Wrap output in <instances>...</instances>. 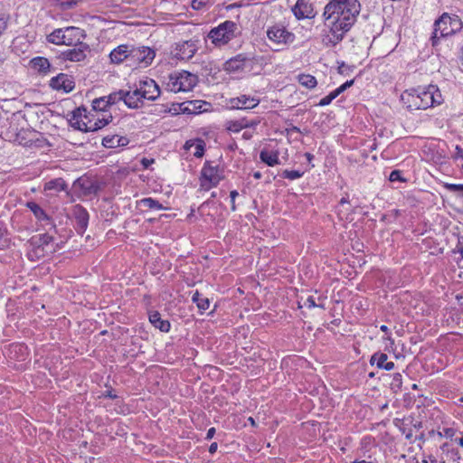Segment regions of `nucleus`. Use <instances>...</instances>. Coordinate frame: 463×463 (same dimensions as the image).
<instances>
[{
	"label": "nucleus",
	"mask_w": 463,
	"mask_h": 463,
	"mask_svg": "<svg viewBox=\"0 0 463 463\" xmlns=\"http://www.w3.org/2000/svg\"><path fill=\"white\" fill-rule=\"evenodd\" d=\"M361 5L358 0H331L324 9L323 16L330 35L323 41L327 44L336 45L351 29L360 14Z\"/></svg>",
	"instance_id": "1"
},
{
	"label": "nucleus",
	"mask_w": 463,
	"mask_h": 463,
	"mask_svg": "<svg viewBox=\"0 0 463 463\" xmlns=\"http://www.w3.org/2000/svg\"><path fill=\"white\" fill-rule=\"evenodd\" d=\"M53 237L48 233L36 234L27 242V257L32 261L39 260L53 252Z\"/></svg>",
	"instance_id": "2"
},
{
	"label": "nucleus",
	"mask_w": 463,
	"mask_h": 463,
	"mask_svg": "<svg viewBox=\"0 0 463 463\" xmlns=\"http://www.w3.org/2000/svg\"><path fill=\"white\" fill-rule=\"evenodd\" d=\"M462 27V22L457 15L450 16L444 13L434 24V32L432 35L433 45L436 39L454 34Z\"/></svg>",
	"instance_id": "3"
},
{
	"label": "nucleus",
	"mask_w": 463,
	"mask_h": 463,
	"mask_svg": "<svg viewBox=\"0 0 463 463\" xmlns=\"http://www.w3.org/2000/svg\"><path fill=\"white\" fill-rule=\"evenodd\" d=\"M237 30L238 24L236 23L225 21L213 28L208 33V38L215 46L221 47L236 37Z\"/></svg>",
	"instance_id": "4"
},
{
	"label": "nucleus",
	"mask_w": 463,
	"mask_h": 463,
	"mask_svg": "<svg viewBox=\"0 0 463 463\" xmlns=\"http://www.w3.org/2000/svg\"><path fill=\"white\" fill-rule=\"evenodd\" d=\"M197 81L198 78L196 75L183 71L170 74L166 86L168 90L175 93L189 91L197 84Z\"/></svg>",
	"instance_id": "5"
},
{
	"label": "nucleus",
	"mask_w": 463,
	"mask_h": 463,
	"mask_svg": "<svg viewBox=\"0 0 463 463\" xmlns=\"http://www.w3.org/2000/svg\"><path fill=\"white\" fill-rule=\"evenodd\" d=\"M223 171L218 165H213V162L207 161L201 171V186L204 190L216 186L223 178Z\"/></svg>",
	"instance_id": "6"
},
{
	"label": "nucleus",
	"mask_w": 463,
	"mask_h": 463,
	"mask_svg": "<svg viewBox=\"0 0 463 463\" xmlns=\"http://www.w3.org/2000/svg\"><path fill=\"white\" fill-rule=\"evenodd\" d=\"M268 38L277 44H290L295 41V35L281 24H275L267 30Z\"/></svg>",
	"instance_id": "7"
},
{
	"label": "nucleus",
	"mask_w": 463,
	"mask_h": 463,
	"mask_svg": "<svg viewBox=\"0 0 463 463\" xmlns=\"http://www.w3.org/2000/svg\"><path fill=\"white\" fill-rule=\"evenodd\" d=\"M71 47L72 48L61 52V58L63 61L73 62L83 61L87 58L88 53L90 52V45L84 42L72 45Z\"/></svg>",
	"instance_id": "8"
},
{
	"label": "nucleus",
	"mask_w": 463,
	"mask_h": 463,
	"mask_svg": "<svg viewBox=\"0 0 463 463\" xmlns=\"http://www.w3.org/2000/svg\"><path fill=\"white\" fill-rule=\"evenodd\" d=\"M420 100L423 105L422 109H426L434 105H439L442 102V96L439 90L434 86L430 85L427 89H419Z\"/></svg>",
	"instance_id": "9"
},
{
	"label": "nucleus",
	"mask_w": 463,
	"mask_h": 463,
	"mask_svg": "<svg viewBox=\"0 0 463 463\" xmlns=\"http://www.w3.org/2000/svg\"><path fill=\"white\" fill-rule=\"evenodd\" d=\"M129 52L131 61L137 64H144L145 67L151 64L156 56L155 51L146 46L135 47L130 45Z\"/></svg>",
	"instance_id": "10"
},
{
	"label": "nucleus",
	"mask_w": 463,
	"mask_h": 463,
	"mask_svg": "<svg viewBox=\"0 0 463 463\" xmlns=\"http://www.w3.org/2000/svg\"><path fill=\"white\" fill-rule=\"evenodd\" d=\"M198 43L199 40L191 39L177 43L175 49V57L179 60L191 59L198 50Z\"/></svg>",
	"instance_id": "11"
},
{
	"label": "nucleus",
	"mask_w": 463,
	"mask_h": 463,
	"mask_svg": "<svg viewBox=\"0 0 463 463\" xmlns=\"http://www.w3.org/2000/svg\"><path fill=\"white\" fill-rule=\"evenodd\" d=\"M206 103L202 100H188L182 103L173 104V108L170 111H174V114H198L202 112L203 106Z\"/></svg>",
	"instance_id": "12"
},
{
	"label": "nucleus",
	"mask_w": 463,
	"mask_h": 463,
	"mask_svg": "<svg viewBox=\"0 0 463 463\" xmlns=\"http://www.w3.org/2000/svg\"><path fill=\"white\" fill-rule=\"evenodd\" d=\"M62 36H64V45L72 46L83 42L86 38V33L84 30L79 27L68 26L63 28Z\"/></svg>",
	"instance_id": "13"
},
{
	"label": "nucleus",
	"mask_w": 463,
	"mask_h": 463,
	"mask_svg": "<svg viewBox=\"0 0 463 463\" xmlns=\"http://www.w3.org/2000/svg\"><path fill=\"white\" fill-rule=\"evenodd\" d=\"M50 87L56 90L70 92L74 89L75 82L71 76L65 73H60L51 79Z\"/></svg>",
	"instance_id": "14"
},
{
	"label": "nucleus",
	"mask_w": 463,
	"mask_h": 463,
	"mask_svg": "<svg viewBox=\"0 0 463 463\" xmlns=\"http://www.w3.org/2000/svg\"><path fill=\"white\" fill-rule=\"evenodd\" d=\"M138 89L143 99L155 100L160 95L159 86L153 80L140 81Z\"/></svg>",
	"instance_id": "15"
},
{
	"label": "nucleus",
	"mask_w": 463,
	"mask_h": 463,
	"mask_svg": "<svg viewBox=\"0 0 463 463\" xmlns=\"http://www.w3.org/2000/svg\"><path fill=\"white\" fill-rule=\"evenodd\" d=\"M259 103L260 99L247 95L232 98L229 101L231 108L236 109H250L257 107Z\"/></svg>",
	"instance_id": "16"
},
{
	"label": "nucleus",
	"mask_w": 463,
	"mask_h": 463,
	"mask_svg": "<svg viewBox=\"0 0 463 463\" xmlns=\"http://www.w3.org/2000/svg\"><path fill=\"white\" fill-rule=\"evenodd\" d=\"M418 91L419 89L406 90L401 96V99L403 104L411 110L422 109L423 105H421Z\"/></svg>",
	"instance_id": "17"
},
{
	"label": "nucleus",
	"mask_w": 463,
	"mask_h": 463,
	"mask_svg": "<svg viewBox=\"0 0 463 463\" xmlns=\"http://www.w3.org/2000/svg\"><path fill=\"white\" fill-rule=\"evenodd\" d=\"M313 6L308 0H297L296 5L292 7V12L297 19L312 18Z\"/></svg>",
	"instance_id": "18"
},
{
	"label": "nucleus",
	"mask_w": 463,
	"mask_h": 463,
	"mask_svg": "<svg viewBox=\"0 0 463 463\" xmlns=\"http://www.w3.org/2000/svg\"><path fill=\"white\" fill-rule=\"evenodd\" d=\"M73 215L76 221V229L79 233H83L89 223V213L87 210L80 204H77L73 208Z\"/></svg>",
	"instance_id": "19"
},
{
	"label": "nucleus",
	"mask_w": 463,
	"mask_h": 463,
	"mask_svg": "<svg viewBox=\"0 0 463 463\" xmlns=\"http://www.w3.org/2000/svg\"><path fill=\"white\" fill-rule=\"evenodd\" d=\"M129 48L130 45L121 44L114 50H112L109 54L111 62L118 64L125 60H130Z\"/></svg>",
	"instance_id": "20"
},
{
	"label": "nucleus",
	"mask_w": 463,
	"mask_h": 463,
	"mask_svg": "<svg viewBox=\"0 0 463 463\" xmlns=\"http://www.w3.org/2000/svg\"><path fill=\"white\" fill-rule=\"evenodd\" d=\"M246 61L247 58L244 55L238 54L224 63V70L228 72H236L241 71L244 68Z\"/></svg>",
	"instance_id": "21"
},
{
	"label": "nucleus",
	"mask_w": 463,
	"mask_h": 463,
	"mask_svg": "<svg viewBox=\"0 0 463 463\" xmlns=\"http://www.w3.org/2000/svg\"><path fill=\"white\" fill-rule=\"evenodd\" d=\"M142 99L138 88L134 91L123 90V101L130 109H137Z\"/></svg>",
	"instance_id": "22"
},
{
	"label": "nucleus",
	"mask_w": 463,
	"mask_h": 463,
	"mask_svg": "<svg viewBox=\"0 0 463 463\" xmlns=\"http://www.w3.org/2000/svg\"><path fill=\"white\" fill-rule=\"evenodd\" d=\"M388 356L384 353H375L372 355L370 359V364H373L376 363L378 368L385 369L386 371H391L394 368L393 362H387Z\"/></svg>",
	"instance_id": "23"
},
{
	"label": "nucleus",
	"mask_w": 463,
	"mask_h": 463,
	"mask_svg": "<svg viewBox=\"0 0 463 463\" xmlns=\"http://www.w3.org/2000/svg\"><path fill=\"white\" fill-rule=\"evenodd\" d=\"M150 323L162 332H168L170 330V323L168 320H163L159 312L155 311L149 315Z\"/></svg>",
	"instance_id": "24"
},
{
	"label": "nucleus",
	"mask_w": 463,
	"mask_h": 463,
	"mask_svg": "<svg viewBox=\"0 0 463 463\" xmlns=\"http://www.w3.org/2000/svg\"><path fill=\"white\" fill-rule=\"evenodd\" d=\"M32 67L41 74H47L50 71L51 64L44 57H35L31 61Z\"/></svg>",
	"instance_id": "25"
},
{
	"label": "nucleus",
	"mask_w": 463,
	"mask_h": 463,
	"mask_svg": "<svg viewBox=\"0 0 463 463\" xmlns=\"http://www.w3.org/2000/svg\"><path fill=\"white\" fill-rule=\"evenodd\" d=\"M260 160L269 166H274L279 164V152L261 150L260 154Z\"/></svg>",
	"instance_id": "26"
},
{
	"label": "nucleus",
	"mask_w": 463,
	"mask_h": 463,
	"mask_svg": "<svg viewBox=\"0 0 463 463\" xmlns=\"http://www.w3.org/2000/svg\"><path fill=\"white\" fill-rule=\"evenodd\" d=\"M26 206L33 212L34 216L42 222H46L47 223H50V217L47 215V213L44 212V210L36 203L34 202H28L26 203Z\"/></svg>",
	"instance_id": "27"
},
{
	"label": "nucleus",
	"mask_w": 463,
	"mask_h": 463,
	"mask_svg": "<svg viewBox=\"0 0 463 463\" xmlns=\"http://www.w3.org/2000/svg\"><path fill=\"white\" fill-rule=\"evenodd\" d=\"M33 134H34V132L28 129H22L16 134L14 141L23 146H31L33 144V139L28 138V137Z\"/></svg>",
	"instance_id": "28"
},
{
	"label": "nucleus",
	"mask_w": 463,
	"mask_h": 463,
	"mask_svg": "<svg viewBox=\"0 0 463 463\" xmlns=\"http://www.w3.org/2000/svg\"><path fill=\"white\" fill-rule=\"evenodd\" d=\"M251 126L245 118L238 120H230L226 123V128L232 132H240L241 129Z\"/></svg>",
	"instance_id": "29"
},
{
	"label": "nucleus",
	"mask_w": 463,
	"mask_h": 463,
	"mask_svg": "<svg viewBox=\"0 0 463 463\" xmlns=\"http://www.w3.org/2000/svg\"><path fill=\"white\" fill-rule=\"evenodd\" d=\"M112 120V116L109 115L101 118H98L94 122L89 120V132L97 131L107 126Z\"/></svg>",
	"instance_id": "30"
},
{
	"label": "nucleus",
	"mask_w": 463,
	"mask_h": 463,
	"mask_svg": "<svg viewBox=\"0 0 463 463\" xmlns=\"http://www.w3.org/2000/svg\"><path fill=\"white\" fill-rule=\"evenodd\" d=\"M67 186L66 182L62 178H56L47 182L44 185V189L60 192L67 190Z\"/></svg>",
	"instance_id": "31"
},
{
	"label": "nucleus",
	"mask_w": 463,
	"mask_h": 463,
	"mask_svg": "<svg viewBox=\"0 0 463 463\" xmlns=\"http://www.w3.org/2000/svg\"><path fill=\"white\" fill-rule=\"evenodd\" d=\"M193 302L196 303L197 307L203 313L207 310L210 307V301L207 298H203L199 291H195L192 297Z\"/></svg>",
	"instance_id": "32"
},
{
	"label": "nucleus",
	"mask_w": 463,
	"mask_h": 463,
	"mask_svg": "<svg viewBox=\"0 0 463 463\" xmlns=\"http://www.w3.org/2000/svg\"><path fill=\"white\" fill-rule=\"evenodd\" d=\"M63 28L55 29L50 34L47 35V41L56 45H64V40L62 36Z\"/></svg>",
	"instance_id": "33"
},
{
	"label": "nucleus",
	"mask_w": 463,
	"mask_h": 463,
	"mask_svg": "<svg viewBox=\"0 0 463 463\" xmlns=\"http://www.w3.org/2000/svg\"><path fill=\"white\" fill-rule=\"evenodd\" d=\"M298 82L307 89H314L317 84V79L310 74L298 75Z\"/></svg>",
	"instance_id": "34"
},
{
	"label": "nucleus",
	"mask_w": 463,
	"mask_h": 463,
	"mask_svg": "<svg viewBox=\"0 0 463 463\" xmlns=\"http://www.w3.org/2000/svg\"><path fill=\"white\" fill-rule=\"evenodd\" d=\"M140 204L148 209H157V210L165 209L164 206L158 201H156L151 197H146V198L142 199L140 201Z\"/></svg>",
	"instance_id": "35"
},
{
	"label": "nucleus",
	"mask_w": 463,
	"mask_h": 463,
	"mask_svg": "<svg viewBox=\"0 0 463 463\" xmlns=\"http://www.w3.org/2000/svg\"><path fill=\"white\" fill-rule=\"evenodd\" d=\"M391 389L393 392L397 393L402 391V376L401 373H396L392 375V380L390 383Z\"/></svg>",
	"instance_id": "36"
},
{
	"label": "nucleus",
	"mask_w": 463,
	"mask_h": 463,
	"mask_svg": "<svg viewBox=\"0 0 463 463\" xmlns=\"http://www.w3.org/2000/svg\"><path fill=\"white\" fill-rule=\"evenodd\" d=\"M90 179L88 177H80L73 183V186L75 189H80L82 191L83 194L87 195V191L89 189Z\"/></svg>",
	"instance_id": "37"
},
{
	"label": "nucleus",
	"mask_w": 463,
	"mask_h": 463,
	"mask_svg": "<svg viewBox=\"0 0 463 463\" xmlns=\"http://www.w3.org/2000/svg\"><path fill=\"white\" fill-rule=\"evenodd\" d=\"M108 108L113 104H116L119 100H123V90L113 92L109 96H105Z\"/></svg>",
	"instance_id": "38"
},
{
	"label": "nucleus",
	"mask_w": 463,
	"mask_h": 463,
	"mask_svg": "<svg viewBox=\"0 0 463 463\" xmlns=\"http://www.w3.org/2000/svg\"><path fill=\"white\" fill-rule=\"evenodd\" d=\"M71 123L74 128L79 129L80 131L89 132V121L85 122L83 119L74 118L72 117V118L71 119Z\"/></svg>",
	"instance_id": "39"
},
{
	"label": "nucleus",
	"mask_w": 463,
	"mask_h": 463,
	"mask_svg": "<svg viewBox=\"0 0 463 463\" xmlns=\"http://www.w3.org/2000/svg\"><path fill=\"white\" fill-rule=\"evenodd\" d=\"M92 108L96 111H105L108 109L105 97L95 99L92 101Z\"/></svg>",
	"instance_id": "40"
},
{
	"label": "nucleus",
	"mask_w": 463,
	"mask_h": 463,
	"mask_svg": "<svg viewBox=\"0 0 463 463\" xmlns=\"http://www.w3.org/2000/svg\"><path fill=\"white\" fill-rule=\"evenodd\" d=\"M118 136H107L102 139L105 147L114 148L118 146Z\"/></svg>",
	"instance_id": "41"
},
{
	"label": "nucleus",
	"mask_w": 463,
	"mask_h": 463,
	"mask_svg": "<svg viewBox=\"0 0 463 463\" xmlns=\"http://www.w3.org/2000/svg\"><path fill=\"white\" fill-rule=\"evenodd\" d=\"M303 175L304 172L298 170H284L281 176L288 180H295L300 178Z\"/></svg>",
	"instance_id": "42"
},
{
	"label": "nucleus",
	"mask_w": 463,
	"mask_h": 463,
	"mask_svg": "<svg viewBox=\"0 0 463 463\" xmlns=\"http://www.w3.org/2000/svg\"><path fill=\"white\" fill-rule=\"evenodd\" d=\"M10 17L8 14H0V37L4 34L8 27Z\"/></svg>",
	"instance_id": "43"
},
{
	"label": "nucleus",
	"mask_w": 463,
	"mask_h": 463,
	"mask_svg": "<svg viewBox=\"0 0 463 463\" xmlns=\"http://www.w3.org/2000/svg\"><path fill=\"white\" fill-rule=\"evenodd\" d=\"M210 4V0H192L191 6L194 10H202Z\"/></svg>",
	"instance_id": "44"
},
{
	"label": "nucleus",
	"mask_w": 463,
	"mask_h": 463,
	"mask_svg": "<svg viewBox=\"0 0 463 463\" xmlns=\"http://www.w3.org/2000/svg\"><path fill=\"white\" fill-rule=\"evenodd\" d=\"M456 434V430L453 428H445L443 429V431H439L438 435L439 437H446L448 439H452Z\"/></svg>",
	"instance_id": "45"
},
{
	"label": "nucleus",
	"mask_w": 463,
	"mask_h": 463,
	"mask_svg": "<svg viewBox=\"0 0 463 463\" xmlns=\"http://www.w3.org/2000/svg\"><path fill=\"white\" fill-rule=\"evenodd\" d=\"M26 349V347L24 345L21 344H14L10 346V352L14 354L21 353L22 356L24 355V351Z\"/></svg>",
	"instance_id": "46"
},
{
	"label": "nucleus",
	"mask_w": 463,
	"mask_h": 463,
	"mask_svg": "<svg viewBox=\"0 0 463 463\" xmlns=\"http://www.w3.org/2000/svg\"><path fill=\"white\" fill-rule=\"evenodd\" d=\"M99 189V186L97 183L90 180L89 189L87 191V195L89 194H96Z\"/></svg>",
	"instance_id": "47"
},
{
	"label": "nucleus",
	"mask_w": 463,
	"mask_h": 463,
	"mask_svg": "<svg viewBox=\"0 0 463 463\" xmlns=\"http://www.w3.org/2000/svg\"><path fill=\"white\" fill-rule=\"evenodd\" d=\"M85 112H86V109H84V108H78V109H76L73 111L72 117L74 118L82 119L81 118L84 116V118H87L88 117L85 115Z\"/></svg>",
	"instance_id": "48"
},
{
	"label": "nucleus",
	"mask_w": 463,
	"mask_h": 463,
	"mask_svg": "<svg viewBox=\"0 0 463 463\" xmlns=\"http://www.w3.org/2000/svg\"><path fill=\"white\" fill-rule=\"evenodd\" d=\"M445 187L450 192H463V184H445Z\"/></svg>",
	"instance_id": "49"
},
{
	"label": "nucleus",
	"mask_w": 463,
	"mask_h": 463,
	"mask_svg": "<svg viewBox=\"0 0 463 463\" xmlns=\"http://www.w3.org/2000/svg\"><path fill=\"white\" fill-rule=\"evenodd\" d=\"M389 180L392 181V182H394V181H404L402 177H401V171L399 170H393L391 172L390 174V176H389Z\"/></svg>",
	"instance_id": "50"
},
{
	"label": "nucleus",
	"mask_w": 463,
	"mask_h": 463,
	"mask_svg": "<svg viewBox=\"0 0 463 463\" xmlns=\"http://www.w3.org/2000/svg\"><path fill=\"white\" fill-rule=\"evenodd\" d=\"M354 82V80H347L345 81L344 84H342L341 86H339L336 90H338V92L341 94L343 93L345 90H347L348 88H350L351 86H353Z\"/></svg>",
	"instance_id": "51"
},
{
	"label": "nucleus",
	"mask_w": 463,
	"mask_h": 463,
	"mask_svg": "<svg viewBox=\"0 0 463 463\" xmlns=\"http://www.w3.org/2000/svg\"><path fill=\"white\" fill-rule=\"evenodd\" d=\"M203 151H204V149H203V142H200L195 146V151L194 153V156L196 157H201L203 155Z\"/></svg>",
	"instance_id": "52"
},
{
	"label": "nucleus",
	"mask_w": 463,
	"mask_h": 463,
	"mask_svg": "<svg viewBox=\"0 0 463 463\" xmlns=\"http://www.w3.org/2000/svg\"><path fill=\"white\" fill-rule=\"evenodd\" d=\"M238 194H239L236 190H233L230 193V197H231V202H232V211L236 210L235 198L238 196Z\"/></svg>",
	"instance_id": "53"
},
{
	"label": "nucleus",
	"mask_w": 463,
	"mask_h": 463,
	"mask_svg": "<svg viewBox=\"0 0 463 463\" xmlns=\"http://www.w3.org/2000/svg\"><path fill=\"white\" fill-rule=\"evenodd\" d=\"M332 101H333V99H331V97L329 95H327L320 99L318 106L324 107V106L329 105Z\"/></svg>",
	"instance_id": "54"
},
{
	"label": "nucleus",
	"mask_w": 463,
	"mask_h": 463,
	"mask_svg": "<svg viewBox=\"0 0 463 463\" xmlns=\"http://www.w3.org/2000/svg\"><path fill=\"white\" fill-rule=\"evenodd\" d=\"M75 5H76V1H73V0L61 2V5L62 6L63 9L71 8Z\"/></svg>",
	"instance_id": "55"
},
{
	"label": "nucleus",
	"mask_w": 463,
	"mask_h": 463,
	"mask_svg": "<svg viewBox=\"0 0 463 463\" xmlns=\"http://www.w3.org/2000/svg\"><path fill=\"white\" fill-rule=\"evenodd\" d=\"M140 163L144 168H148L154 163V159H148L146 157H143L141 159Z\"/></svg>",
	"instance_id": "56"
},
{
	"label": "nucleus",
	"mask_w": 463,
	"mask_h": 463,
	"mask_svg": "<svg viewBox=\"0 0 463 463\" xmlns=\"http://www.w3.org/2000/svg\"><path fill=\"white\" fill-rule=\"evenodd\" d=\"M305 306H307L309 308L317 307L314 297H308L305 302Z\"/></svg>",
	"instance_id": "57"
},
{
	"label": "nucleus",
	"mask_w": 463,
	"mask_h": 463,
	"mask_svg": "<svg viewBox=\"0 0 463 463\" xmlns=\"http://www.w3.org/2000/svg\"><path fill=\"white\" fill-rule=\"evenodd\" d=\"M118 146H124L128 144V139L125 137H118Z\"/></svg>",
	"instance_id": "58"
},
{
	"label": "nucleus",
	"mask_w": 463,
	"mask_h": 463,
	"mask_svg": "<svg viewBox=\"0 0 463 463\" xmlns=\"http://www.w3.org/2000/svg\"><path fill=\"white\" fill-rule=\"evenodd\" d=\"M455 158H461V159H463V149L459 146H456Z\"/></svg>",
	"instance_id": "59"
},
{
	"label": "nucleus",
	"mask_w": 463,
	"mask_h": 463,
	"mask_svg": "<svg viewBox=\"0 0 463 463\" xmlns=\"http://www.w3.org/2000/svg\"><path fill=\"white\" fill-rule=\"evenodd\" d=\"M215 434V428L212 427L208 430L207 433H206V439H211L213 438Z\"/></svg>",
	"instance_id": "60"
},
{
	"label": "nucleus",
	"mask_w": 463,
	"mask_h": 463,
	"mask_svg": "<svg viewBox=\"0 0 463 463\" xmlns=\"http://www.w3.org/2000/svg\"><path fill=\"white\" fill-rule=\"evenodd\" d=\"M217 449H218V445H217V443H216V442H213V443H212V444L210 445V447H209V452H210L211 454H213V453H215V452H216Z\"/></svg>",
	"instance_id": "61"
},
{
	"label": "nucleus",
	"mask_w": 463,
	"mask_h": 463,
	"mask_svg": "<svg viewBox=\"0 0 463 463\" xmlns=\"http://www.w3.org/2000/svg\"><path fill=\"white\" fill-rule=\"evenodd\" d=\"M454 252L457 253H460V254H463V245L461 244L460 241H458V243L457 244L455 250H454Z\"/></svg>",
	"instance_id": "62"
},
{
	"label": "nucleus",
	"mask_w": 463,
	"mask_h": 463,
	"mask_svg": "<svg viewBox=\"0 0 463 463\" xmlns=\"http://www.w3.org/2000/svg\"><path fill=\"white\" fill-rule=\"evenodd\" d=\"M345 204H349V201L346 197H343L339 202V207H344Z\"/></svg>",
	"instance_id": "63"
},
{
	"label": "nucleus",
	"mask_w": 463,
	"mask_h": 463,
	"mask_svg": "<svg viewBox=\"0 0 463 463\" xmlns=\"http://www.w3.org/2000/svg\"><path fill=\"white\" fill-rule=\"evenodd\" d=\"M328 95H329V96L331 97V99L334 100L337 96H339V95H340V93H339V92H338V90L335 89L334 91L330 92Z\"/></svg>",
	"instance_id": "64"
}]
</instances>
